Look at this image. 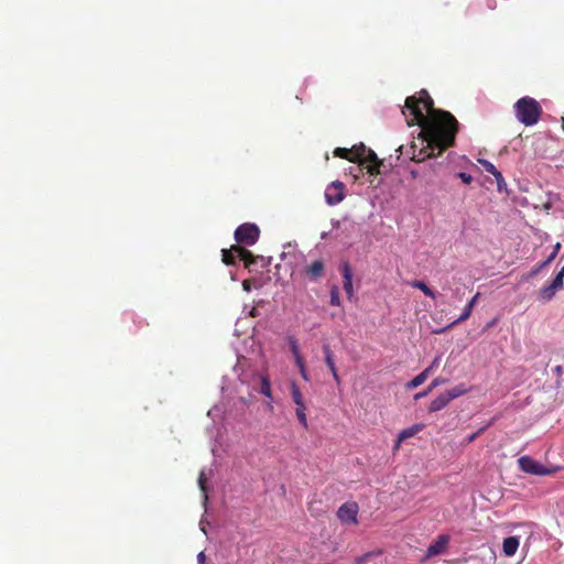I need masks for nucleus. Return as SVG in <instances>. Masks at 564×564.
Instances as JSON below:
<instances>
[{
  "instance_id": "obj_1",
  "label": "nucleus",
  "mask_w": 564,
  "mask_h": 564,
  "mask_svg": "<svg viewBox=\"0 0 564 564\" xmlns=\"http://www.w3.org/2000/svg\"><path fill=\"white\" fill-rule=\"evenodd\" d=\"M402 115L408 126L417 124L421 128L416 141L411 143V160L422 162L434 156L435 151L440 155L455 144L458 121L451 112L435 109L425 89L405 99Z\"/></svg>"
},
{
  "instance_id": "obj_2",
  "label": "nucleus",
  "mask_w": 564,
  "mask_h": 564,
  "mask_svg": "<svg viewBox=\"0 0 564 564\" xmlns=\"http://www.w3.org/2000/svg\"><path fill=\"white\" fill-rule=\"evenodd\" d=\"M334 155L350 162H357L370 176H376L380 173L382 161L378 159L377 154L371 149L366 148L362 143L354 145L350 149L336 148Z\"/></svg>"
},
{
  "instance_id": "obj_3",
  "label": "nucleus",
  "mask_w": 564,
  "mask_h": 564,
  "mask_svg": "<svg viewBox=\"0 0 564 564\" xmlns=\"http://www.w3.org/2000/svg\"><path fill=\"white\" fill-rule=\"evenodd\" d=\"M514 113L524 126H533L541 118L542 107L534 98L525 96L514 104Z\"/></svg>"
},
{
  "instance_id": "obj_4",
  "label": "nucleus",
  "mask_w": 564,
  "mask_h": 564,
  "mask_svg": "<svg viewBox=\"0 0 564 564\" xmlns=\"http://www.w3.org/2000/svg\"><path fill=\"white\" fill-rule=\"evenodd\" d=\"M236 257L243 261L245 267L250 269L256 263L258 257L253 256L251 251L237 245L230 249H223V262L227 265H234L236 263Z\"/></svg>"
},
{
  "instance_id": "obj_5",
  "label": "nucleus",
  "mask_w": 564,
  "mask_h": 564,
  "mask_svg": "<svg viewBox=\"0 0 564 564\" xmlns=\"http://www.w3.org/2000/svg\"><path fill=\"white\" fill-rule=\"evenodd\" d=\"M519 468L530 475L549 476L555 474L558 467H547L530 456H522L518 459Z\"/></svg>"
},
{
  "instance_id": "obj_6",
  "label": "nucleus",
  "mask_w": 564,
  "mask_h": 564,
  "mask_svg": "<svg viewBox=\"0 0 564 564\" xmlns=\"http://www.w3.org/2000/svg\"><path fill=\"white\" fill-rule=\"evenodd\" d=\"M467 392V389L464 387V384H458L449 390H446L442 393H440L430 404L429 411L430 412H437L443 410L447 406V404L460 397L464 395Z\"/></svg>"
},
{
  "instance_id": "obj_7",
  "label": "nucleus",
  "mask_w": 564,
  "mask_h": 564,
  "mask_svg": "<svg viewBox=\"0 0 564 564\" xmlns=\"http://www.w3.org/2000/svg\"><path fill=\"white\" fill-rule=\"evenodd\" d=\"M259 236V227L251 223L240 225L235 231V239L239 245L252 246L258 241Z\"/></svg>"
},
{
  "instance_id": "obj_8",
  "label": "nucleus",
  "mask_w": 564,
  "mask_h": 564,
  "mask_svg": "<svg viewBox=\"0 0 564 564\" xmlns=\"http://www.w3.org/2000/svg\"><path fill=\"white\" fill-rule=\"evenodd\" d=\"M345 197V186L341 182H333L325 192L326 202L329 205L339 204Z\"/></svg>"
},
{
  "instance_id": "obj_9",
  "label": "nucleus",
  "mask_w": 564,
  "mask_h": 564,
  "mask_svg": "<svg viewBox=\"0 0 564 564\" xmlns=\"http://www.w3.org/2000/svg\"><path fill=\"white\" fill-rule=\"evenodd\" d=\"M564 286V283L560 281V279L554 278L553 281L549 284L540 289L538 299L543 302H550L556 294V292L561 291Z\"/></svg>"
},
{
  "instance_id": "obj_10",
  "label": "nucleus",
  "mask_w": 564,
  "mask_h": 564,
  "mask_svg": "<svg viewBox=\"0 0 564 564\" xmlns=\"http://www.w3.org/2000/svg\"><path fill=\"white\" fill-rule=\"evenodd\" d=\"M358 506L357 503H344L337 511V517L345 523H357Z\"/></svg>"
},
{
  "instance_id": "obj_11",
  "label": "nucleus",
  "mask_w": 564,
  "mask_h": 564,
  "mask_svg": "<svg viewBox=\"0 0 564 564\" xmlns=\"http://www.w3.org/2000/svg\"><path fill=\"white\" fill-rule=\"evenodd\" d=\"M305 275L311 281H318L325 275V262L322 259L312 261L304 268Z\"/></svg>"
},
{
  "instance_id": "obj_12",
  "label": "nucleus",
  "mask_w": 564,
  "mask_h": 564,
  "mask_svg": "<svg viewBox=\"0 0 564 564\" xmlns=\"http://www.w3.org/2000/svg\"><path fill=\"white\" fill-rule=\"evenodd\" d=\"M448 542H449V536L448 535H446V534L438 535L436 541L433 542L427 547L426 557H433V556H436L438 554H442L446 550V547L448 545Z\"/></svg>"
},
{
  "instance_id": "obj_13",
  "label": "nucleus",
  "mask_w": 564,
  "mask_h": 564,
  "mask_svg": "<svg viewBox=\"0 0 564 564\" xmlns=\"http://www.w3.org/2000/svg\"><path fill=\"white\" fill-rule=\"evenodd\" d=\"M388 564L387 557L381 551L368 552L355 558V564Z\"/></svg>"
},
{
  "instance_id": "obj_14",
  "label": "nucleus",
  "mask_w": 564,
  "mask_h": 564,
  "mask_svg": "<svg viewBox=\"0 0 564 564\" xmlns=\"http://www.w3.org/2000/svg\"><path fill=\"white\" fill-rule=\"evenodd\" d=\"M343 279H344V290L348 297H351L354 294L352 288V271L350 264L348 262H344L340 268Z\"/></svg>"
},
{
  "instance_id": "obj_15",
  "label": "nucleus",
  "mask_w": 564,
  "mask_h": 564,
  "mask_svg": "<svg viewBox=\"0 0 564 564\" xmlns=\"http://www.w3.org/2000/svg\"><path fill=\"white\" fill-rule=\"evenodd\" d=\"M479 295H480L479 293H476V294L473 296V299H471V300L466 304V306L464 307L463 313L460 314V316H459L457 319H455V321L451 324V326L457 325V324H459V323H462V322H464V321H466V319H468V318L470 317L471 312H473V308H474V306L476 305V303H477V300H478Z\"/></svg>"
},
{
  "instance_id": "obj_16",
  "label": "nucleus",
  "mask_w": 564,
  "mask_h": 564,
  "mask_svg": "<svg viewBox=\"0 0 564 564\" xmlns=\"http://www.w3.org/2000/svg\"><path fill=\"white\" fill-rule=\"evenodd\" d=\"M519 547V539L517 536H509L503 540L502 550L507 556L516 554Z\"/></svg>"
},
{
  "instance_id": "obj_17",
  "label": "nucleus",
  "mask_w": 564,
  "mask_h": 564,
  "mask_svg": "<svg viewBox=\"0 0 564 564\" xmlns=\"http://www.w3.org/2000/svg\"><path fill=\"white\" fill-rule=\"evenodd\" d=\"M422 425L421 424H415L411 427H408V429H404L402 430L399 435H398V443H397V446L400 445L401 442L410 438V437H413L414 435H416L421 430H422Z\"/></svg>"
},
{
  "instance_id": "obj_18",
  "label": "nucleus",
  "mask_w": 564,
  "mask_h": 564,
  "mask_svg": "<svg viewBox=\"0 0 564 564\" xmlns=\"http://www.w3.org/2000/svg\"><path fill=\"white\" fill-rule=\"evenodd\" d=\"M411 285L414 289L421 290L426 296H429L431 299H435L436 297L435 292L431 288H429L427 284L424 281L414 280V281L411 282Z\"/></svg>"
},
{
  "instance_id": "obj_19",
  "label": "nucleus",
  "mask_w": 564,
  "mask_h": 564,
  "mask_svg": "<svg viewBox=\"0 0 564 564\" xmlns=\"http://www.w3.org/2000/svg\"><path fill=\"white\" fill-rule=\"evenodd\" d=\"M296 405V409H295V414H296V417L299 420V422L301 423V425L304 427V429H307L308 427V423H307V417H306V405H305V402L303 403H299V404H295Z\"/></svg>"
},
{
  "instance_id": "obj_20",
  "label": "nucleus",
  "mask_w": 564,
  "mask_h": 564,
  "mask_svg": "<svg viewBox=\"0 0 564 564\" xmlns=\"http://www.w3.org/2000/svg\"><path fill=\"white\" fill-rule=\"evenodd\" d=\"M447 382V379L446 378H443V377H437L435 378L431 383L430 386L427 387L426 390L417 393L415 395V399H420V398H423V397H426L434 388L441 386V384H444Z\"/></svg>"
},
{
  "instance_id": "obj_21",
  "label": "nucleus",
  "mask_w": 564,
  "mask_h": 564,
  "mask_svg": "<svg viewBox=\"0 0 564 564\" xmlns=\"http://www.w3.org/2000/svg\"><path fill=\"white\" fill-rule=\"evenodd\" d=\"M323 351H324V355H325V362L329 369L330 372L337 370L336 369V366H335V361H334V355H333V351L329 347V345H324L323 346Z\"/></svg>"
},
{
  "instance_id": "obj_22",
  "label": "nucleus",
  "mask_w": 564,
  "mask_h": 564,
  "mask_svg": "<svg viewBox=\"0 0 564 564\" xmlns=\"http://www.w3.org/2000/svg\"><path fill=\"white\" fill-rule=\"evenodd\" d=\"M427 379V371H422L417 376H415L411 381L406 383V389L412 390L421 384L424 383V381Z\"/></svg>"
},
{
  "instance_id": "obj_23",
  "label": "nucleus",
  "mask_w": 564,
  "mask_h": 564,
  "mask_svg": "<svg viewBox=\"0 0 564 564\" xmlns=\"http://www.w3.org/2000/svg\"><path fill=\"white\" fill-rule=\"evenodd\" d=\"M290 392H291V398H292V401L294 402V404L304 402L303 394H302L299 386L294 381H292L290 384Z\"/></svg>"
},
{
  "instance_id": "obj_24",
  "label": "nucleus",
  "mask_w": 564,
  "mask_h": 564,
  "mask_svg": "<svg viewBox=\"0 0 564 564\" xmlns=\"http://www.w3.org/2000/svg\"><path fill=\"white\" fill-rule=\"evenodd\" d=\"M260 392L272 400L271 382L268 377L262 376L260 378Z\"/></svg>"
},
{
  "instance_id": "obj_25",
  "label": "nucleus",
  "mask_w": 564,
  "mask_h": 564,
  "mask_svg": "<svg viewBox=\"0 0 564 564\" xmlns=\"http://www.w3.org/2000/svg\"><path fill=\"white\" fill-rule=\"evenodd\" d=\"M330 304L333 306L340 305L339 290L336 285H334L330 290Z\"/></svg>"
},
{
  "instance_id": "obj_26",
  "label": "nucleus",
  "mask_w": 564,
  "mask_h": 564,
  "mask_svg": "<svg viewBox=\"0 0 564 564\" xmlns=\"http://www.w3.org/2000/svg\"><path fill=\"white\" fill-rule=\"evenodd\" d=\"M479 163L481 164V166L485 169V171L487 173H490L491 175H494L495 173L499 174V171L491 162H489L487 160H479Z\"/></svg>"
},
{
  "instance_id": "obj_27",
  "label": "nucleus",
  "mask_w": 564,
  "mask_h": 564,
  "mask_svg": "<svg viewBox=\"0 0 564 564\" xmlns=\"http://www.w3.org/2000/svg\"><path fill=\"white\" fill-rule=\"evenodd\" d=\"M206 476H205V473L204 471H200L199 476H198V486H199V489L202 490V492L204 494V498L205 500H207V489H206Z\"/></svg>"
},
{
  "instance_id": "obj_28",
  "label": "nucleus",
  "mask_w": 564,
  "mask_h": 564,
  "mask_svg": "<svg viewBox=\"0 0 564 564\" xmlns=\"http://www.w3.org/2000/svg\"><path fill=\"white\" fill-rule=\"evenodd\" d=\"M492 176H494V177L496 178V181H497V187H498V191H499V192H502V189H503V188H506L507 184H506V182H505V178H503V176H502L501 172L499 171V174H496V173H495Z\"/></svg>"
},
{
  "instance_id": "obj_29",
  "label": "nucleus",
  "mask_w": 564,
  "mask_h": 564,
  "mask_svg": "<svg viewBox=\"0 0 564 564\" xmlns=\"http://www.w3.org/2000/svg\"><path fill=\"white\" fill-rule=\"evenodd\" d=\"M290 348L294 357L301 355L297 341L294 338L290 339Z\"/></svg>"
},
{
  "instance_id": "obj_30",
  "label": "nucleus",
  "mask_w": 564,
  "mask_h": 564,
  "mask_svg": "<svg viewBox=\"0 0 564 564\" xmlns=\"http://www.w3.org/2000/svg\"><path fill=\"white\" fill-rule=\"evenodd\" d=\"M561 249V243L560 242H556L553 247V251L552 253L547 257V261L551 263L557 256L558 251Z\"/></svg>"
},
{
  "instance_id": "obj_31",
  "label": "nucleus",
  "mask_w": 564,
  "mask_h": 564,
  "mask_svg": "<svg viewBox=\"0 0 564 564\" xmlns=\"http://www.w3.org/2000/svg\"><path fill=\"white\" fill-rule=\"evenodd\" d=\"M484 431H485V427H481L476 433L468 435L465 438L466 443L469 444V443L474 442Z\"/></svg>"
},
{
  "instance_id": "obj_32",
  "label": "nucleus",
  "mask_w": 564,
  "mask_h": 564,
  "mask_svg": "<svg viewBox=\"0 0 564 564\" xmlns=\"http://www.w3.org/2000/svg\"><path fill=\"white\" fill-rule=\"evenodd\" d=\"M550 264V262L547 260L539 263L531 272V275H535L538 274L541 270H543L544 268H546L547 265Z\"/></svg>"
},
{
  "instance_id": "obj_33",
  "label": "nucleus",
  "mask_w": 564,
  "mask_h": 564,
  "mask_svg": "<svg viewBox=\"0 0 564 564\" xmlns=\"http://www.w3.org/2000/svg\"><path fill=\"white\" fill-rule=\"evenodd\" d=\"M457 176L465 183V184H470L471 181H473V177L470 174L468 173H465V172H459L457 174Z\"/></svg>"
},
{
  "instance_id": "obj_34",
  "label": "nucleus",
  "mask_w": 564,
  "mask_h": 564,
  "mask_svg": "<svg viewBox=\"0 0 564 564\" xmlns=\"http://www.w3.org/2000/svg\"><path fill=\"white\" fill-rule=\"evenodd\" d=\"M294 359H295V364L299 368L305 367V362H304L302 355L295 356Z\"/></svg>"
},
{
  "instance_id": "obj_35",
  "label": "nucleus",
  "mask_w": 564,
  "mask_h": 564,
  "mask_svg": "<svg viewBox=\"0 0 564 564\" xmlns=\"http://www.w3.org/2000/svg\"><path fill=\"white\" fill-rule=\"evenodd\" d=\"M300 370V373L302 376V378L305 380V381H310V375L306 370V367H303V368H299Z\"/></svg>"
},
{
  "instance_id": "obj_36",
  "label": "nucleus",
  "mask_w": 564,
  "mask_h": 564,
  "mask_svg": "<svg viewBox=\"0 0 564 564\" xmlns=\"http://www.w3.org/2000/svg\"><path fill=\"white\" fill-rule=\"evenodd\" d=\"M205 554L204 552H200L198 555H197V562L198 564H205Z\"/></svg>"
},
{
  "instance_id": "obj_37",
  "label": "nucleus",
  "mask_w": 564,
  "mask_h": 564,
  "mask_svg": "<svg viewBox=\"0 0 564 564\" xmlns=\"http://www.w3.org/2000/svg\"><path fill=\"white\" fill-rule=\"evenodd\" d=\"M556 279H560L561 282H563L564 279V265L560 270V272L555 275Z\"/></svg>"
},
{
  "instance_id": "obj_38",
  "label": "nucleus",
  "mask_w": 564,
  "mask_h": 564,
  "mask_svg": "<svg viewBox=\"0 0 564 564\" xmlns=\"http://www.w3.org/2000/svg\"><path fill=\"white\" fill-rule=\"evenodd\" d=\"M332 376H333L334 380L336 381V383L339 384L340 383V378H339V376L337 373V370L333 371Z\"/></svg>"
},
{
  "instance_id": "obj_39",
  "label": "nucleus",
  "mask_w": 564,
  "mask_h": 564,
  "mask_svg": "<svg viewBox=\"0 0 564 564\" xmlns=\"http://www.w3.org/2000/svg\"><path fill=\"white\" fill-rule=\"evenodd\" d=\"M554 372L557 375V376H561L563 373V367L562 366H556L554 368Z\"/></svg>"
},
{
  "instance_id": "obj_40",
  "label": "nucleus",
  "mask_w": 564,
  "mask_h": 564,
  "mask_svg": "<svg viewBox=\"0 0 564 564\" xmlns=\"http://www.w3.org/2000/svg\"><path fill=\"white\" fill-rule=\"evenodd\" d=\"M242 286H243V290L249 291V290H250L249 281H248V280H245V281L242 282Z\"/></svg>"
},
{
  "instance_id": "obj_41",
  "label": "nucleus",
  "mask_w": 564,
  "mask_h": 564,
  "mask_svg": "<svg viewBox=\"0 0 564 564\" xmlns=\"http://www.w3.org/2000/svg\"><path fill=\"white\" fill-rule=\"evenodd\" d=\"M440 357H436L431 365H433V368L438 366Z\"/></svg>"
},
{
  "instance_id": "obj_42",
  "label": "nucleus",
  "mask_w": 564,
  "mask_h": 564,
  "mask_svg": "<svg viewBox=\"0 0 564 564\" xmlns=\"http://www.w3.org/2000/svg\"><path fill=\"white\" fill-rule=\"evenodd\" d=\"M433 365L429 366L427 368H425L423 371H427V376L433 371Z\"/></svg>"
},
{
  "instance_id": "obj_43",
  "label": "nucleus",
  "mask_w": 564,
  "mask_h": 564,
  "mask_svg": "<svg viewBox=\"0 0 564 564\" xmlns=\"http://www.w3.org/2000/svg\"><path fill=\"white\" fill-rule=\"evenodd\" d=\"M433 365L429 366L427 368H425L423 371H427V376L433 371Z\"/></svg>"
},
{
  "instance_id": "obj_44",
  "label": "nucleus",
  "mask_w": 564,
  "mask_h": 564,
  "mask_svg": "<svg viewBox=\"0 0 564 564\" xmlns=\"http://www.w3.org/2000/svg\"><path fill=\"white\" fill-rule=\"evenodd\" d=\"M250 314H251V316H253V317H254V316H257V311H256V308H252V311L250 312Z\"/></svg>"
},
{
  "instance_id": "obj_45",
  "label": "nucleus",
  "mask_w": 564,
  "mask_h": 564,
  "mask_svg": "<svg viewBox=\"0 0 564 564\" xmlns=\"http://www.w3.org/2000/svg\"><path fill=\"white\" fill-rule=\"evenodd\" d=\"M268 408H269V410H270V411H272V410H273V405H272V403H271V402H269V403H268Z\"/></svg>"
}]
</instances>
